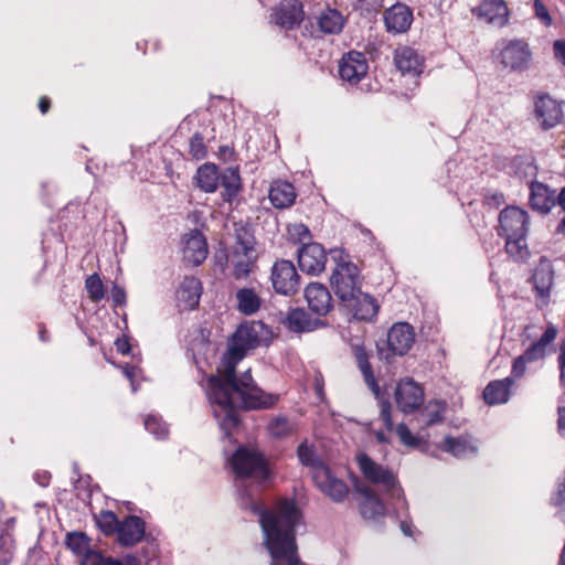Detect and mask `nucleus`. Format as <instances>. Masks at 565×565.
Returning a JSON list of instances; mask_svg holds the SVG:
<instances>
[{"instance_id":"obj_1","label":"nucleus","mask_w":565,"mask_h":565,"mask_svg":"<svg viewBox=\"0 0 565 565\" xmlns=\"http://www.w3.org/2000/svg\"><path fill=\"white\" fill-rule=\"evenodd\" d=\"M262 322L242 323L232 335L227 351L217 367V375L209 377L206 395L213 414L225 436L239 423L238 409L268 408L276 404L278 396L265 393L250 375V371L236 376V365L246 352L259 345Z\"/></svg>"},{"instance_id":"obj_2","label":"nucleus","mask_w":565,"mask_h":565,"mask_svg":"<svg viewBox=\"0 0 565 565\" xmlns=\"http://www.w3.org/2000/svg\"><path fill=\"white\" fill-rule=\"evenodd\" d=\"M242 507L259 516L271 565H306L298 556L296 529L302 524V512L294 500L281 499L273 509H265L249 493L242 498Z\"/></svg>"},{"instance_id":"obj_3","label":"nucleus","mask_w":565,"mask_h":565,"mask_svg":"<svg viewBox=\"0 0 565 565\" xmlns=\"http://www.w3.org/2000/svg\"><path fill=\"white\" fill-rule=\"evenodd\" d=\"M258 258L253 228L246 223L234 224V243L230 248L228 262L236 280L249 276Z\"/></svg>"},{"instance_id":"obj_4","label":"nucleus","mask_w":565,"mask_h":565,"mask_svg":"<svg viewBox=\"0 0 565 565\" xmlns=\"http://www.w3.org/2000/svg\"><path fill=\"white\" fill-rule=\"evenodd\" d=\"M527 225V213L518 206H508L500 212L498 233L505 238V249L509 255L516 258H523L526 255Z\"/></svg>"},{"instance_id":"obj_5","label":"nucleus","mask_w":565,"mask_h":565,"mask_svg":"<svg viewBox=\"0 0 565 565\" xmlns=\"http://www.w3.org/2000/svg\"><path fill=\"white\" fill-rule=\"evenodd\" d=\"M332 258L335 262V267L332 270L330 284L340 306L342 302L349 301L350 297L361 289L362 279L358 266L349 259L343 250H332Z\"/></svg>"},{"instance_id":"obj_6","label":"nucleus","mask_w":565,"mask_h":565,"mask_svg":"<svg viewBox=\"0 0 565 565\" xmlns=\"http://www.w3.org/2000/svg\"><path fill=\"white\" fill-rule=\"evenodd\" d=\"M231 467L235 475L244 479H254L264 483L269 479L268 463L262 452L254 448L239 447L230 459Z\"/></svg>"},{"instance_id":"obj_7","label":"nucleus","mask_w":565,"mask_h":565,"mask_svg":"<svg viewBox=\"0 0 565 565\" xmlns=\"http://www.w3.org/2000/svg\"><path fill=\"white\" fill-rule=\"evenodd\" d=\"M356 462L361 473L369 482L381 486L386 494L406 503L397 477L391 469L377 463L366 454H359Z\"/></svg>"},{"instance_id":"obj_8","label":"nucleus","mask_w":565,"mask_h":565,"mask_svg":"<svg viewBox=\"0 0 565 565\" xmlns=\"http://www.w3.org/2000/svg\"><path fill=\"white\" fill-rule=\"evenodd\" d=\"M498 57L505 68L512 72H524L531 65L532 51L524 40H505L501 42Z\"/></svg>"},{"instance_id":"obj_9","label":"nucleus","mask_w":565,"mask_h":565,"mask_svg":"<svg viewBox=\"0 0 565 565\" xmlns=\"http://www.w3.org/2000/svg\"><path fill=\"white\" fill-rule=\"evenodd\" d=\"M340 309L349 320L372 322L377 316L380 305L373 296L360 289L349 301L342 302Z\"/></svg>"},{"instance_id":"obj_10","label":"nucleus","mask_w":565,"mask_h":565,"mask_svg":"<svg viewBox=\"0 0 565 565\" xmlns=\"http://www.w3.org/2000/svg\"><path fill=\"white\" fill-rule=\"evenodd\" d=\"M300 277L290 260H277L271 268V282L276 292L289 296L298 291Z\"/></svg>"},{"instance_id":"obj_11","label":"nucleus","mask_w":565,"mask_h":565,"mask_svg":"<svg viewBox=\"0 0 565 565\" xmlns=\"http://www.w3.org/2000/svg\"><path fill=\"white\" fill-rule=\"evenodd\" d=\"M562 105L550 95L537 96L534 102V117L543 130H550L563 119Z\"/></svg>"},{"instance_id":"obj_12","label":"nucleus","mask_w":565,"mask_h":565,"mask_svg":"<svg viewBox=\"0 0 565 565\" xmlns=\"http://www.w3.org/2000/svg\"><path fill=\"white\" fill-rule=\"evenodd\" d=\"M532 282L535 290L536 306L542 309L550 303L554 270L550 260L542 258L534 268Z\"/></svg>"},{"instance_id":"obj_13","label":"nucleus","mask_w":565,"mask_h":565,"mask_svg":"<svg viewBox=\"0 0 565 565\" xmlns=\"http://www.w3.org/2000/svg\"><path fill=\"white\" fill-rule=\"evenodd\" d=\"M423 388L412 379L398 382L395 390V402L404 414H412L424 403Z\"/></svg>"},{"instance_id":"obj_14","label":"nucleus","mask_w":565,"mask_h":565,"mask_svg":"<svg viewBox=\"0 0 565 565\" xmlns=\"http://www.w3.org/2000/svg\"><path fill=\"white\" fill-rule=\"evenodd\" d=\"M327 255L318 243L305 244L298 249V265L308 275H319L324 270Z\"/></svg>"},{"instance_id":"obj_15","label":"nucleus","mask_w":565,"mask_h":565,"mask_svg":"<svg viewBox=\"0 0 565 565\" xmlns=\"http://www.w3.org/2000/svg\"><path fill=\"white\" fill-rule=\"evenodd\" d=\"M317 488L335 503H341L349 494V487L342 480L337 478L330 468L320 469L313 478Z\"/></svg>"},{"instance_id":"obj_16","label":"nucleus","mask_w":565,"mask_h":565,"mask_svg":"<svg viewBox=\"0 0 565 565\" xmlns=\"http://www.w3.org/2000/svg\"><path fill=\"white\" fill-rule=\"evenodd\" d=\"M367 70L364 54L356 51L343 55L339 64L340 77L350 84H358L366 75Z\"/></svg>"},{"instance_id":"obj_17","label":"nucleus","mask_w":565,"mask_h":565,"mask_svg":"<svg viewBox=\"0 0 565 565\" xmlns=\"http://www.w3.org/2000/svg\"><path fill=\"white\" fill-rule=\"evenodd\" d=\"M303 6L299 0H281L271 14L275 24L291 30L303 20Z\"/></svg>"},{"instance_id":"obj_18","label":"nucleus","mask_w":565,"mask_h":565,"mask_svg":"<svg viewBox=\"0 0 565 565\" xmlns=\"http://www.w3.org/2000/svg\"><path fill=\"white\" fill-rule=\"evenodd\" d=\"M415 341L414 328L407 322H398L391 327L387 332L388 351L395 355H404L412 348Z\"/></svg>"},{"instance_id":"obj_19","label":"nucleus","mask_w":565,"mask_h":565,"mask_svg":"<svg viewBox=\"0 0 565 565\" xmlns=\"http://www.w3.org/2000/svg\"><path fill=\"white\" fill-rule=\"evenodd\" d=\"M309 309L319 317L327 316L333 309V299L329 289L320 282H310L305 289Z\"/></svg>"},{"instance_id":"obj_20","label":"nucleus","mask_w":565,"mask_h":565,"mask_svg":"<svg viewBox=\"0 0 565 565\" xmlns=\"http://www.w3.org/2000/svg\"><path fill=\"white\" fill-rule=\"evenodd\" d=\"M472 12L498 28L504 26L509 21V9L504 0H483Z\"/></svg>"},{"instance_id":"obj_21","label":"nucleus","mask_w":565,"mask_h":565,"mask_svg":"<svg viewBox=\"0 0 565 565\" xmlns=\"http://www.w3.org/2000/svg\"><path fill=\"white\" fill-rule=\"evenodd\" d=\"M413 22L412 10L403 3H395L384 12L385 28L391 33L406 32Z\"/></svg>"},{"instance_id":"obj_22","label":"nucleus","mask_w":565,"mask_h":565,"mask_svg":"<svg viewBox=\"0 0 565 565\" xmlns=\"http://www.w3.org/2000/svg\"><path fill=\"white\" fill-rule=\"evenodd\" d=\"M183 258L193 266L201 265L207 257V243L203 234L192 231L183 242Z\"/></svg>"},{"instance_id":"obj_23","label":"nucleus","mask_w":565,"mask_h":565,"mask_svg":"<svg viewBox=\"0 0 565 565\" xmlns=\"http://www.w3.org/2000/svg\"><path fill=\"white\" fill-rule=\"evenodd\" d=\"M282 323L288 330L296 333L311 332L322 326L319 319L312 318L303 308L290 309Z\"/></svg>"},{"instance_id":"obj_24","label":"nucleus","mask_w":565,"mask_h":565,"mask_svg":"<svg viewBox=\"0 0 565 565\" xmlns=\"http://www.w3.org/2000/svg\"><path fill=\"white\" fill-rule=\"evenodd\" d=\"M117 535L121 545L132 546L143 539L145 522L139 516L129 515L120 522Z\"/></svg>"},{"instance_id":"obj_25","label":"nucleus","mask_w":565,"mask_h":565,"mask_svg":"<svg viewBox=\"0 0 565 565\" xmlns=\"http://www.w3.org/2000/svg\"><path fill=\"white\" fill-rule=\"evenodd\" d=\"M355 490L364 497L361 505V514L364 519L377 520L385 515V504L370 487L356 484Z\"/></svg>"},{"instance_id":"obj_26","label":"nucleus","mask_w":565,"mask_h":565,"mask_svg":"<svg viewBox=\"0 0 565 565\" xmlns=\"http://www.w3.org/2000/svg\"><path fill=\"white\" fill-rule=\"evenodd\" d=\"M555 205V193L542 182L530 185V206L539 213L546 214Z\"/></svg>"},{"instance_id":"obj_27","label":"nucleus","mask_w":565,"mask_h":565,"mask_svg":"<svg viewBox=\"0 0 565 565\" xmlns=\"http://www.w3.org/2000/svg\"><path fill=\"white\" fill-rule=\"evenodd\" d=\"M352 352L355 358L359 370L361 371L364 382L367 387L372 391V393L379 397L380 396V386L374 376L372 365L370 363L371 354L366 351L363 344H353Z\"/></svg>"},{"instance_id":"obj_28","label":"nucleus","mask_w":565,"mask_h":565,"mask_svg":"<svg viewBox=\"0 0 565 565\" xmlns=\"http://www.w3.org/2000/svg\"><path fill=\"white\" fill-rule=\"evenodd\" d=\"M394 63L403 74L418 75L422 72V58L409 47H397L394 53Z\"/></svg>"},{"instance_id":"obj_29","label":"nucleus","mask_w":565,"mask_h":565,"mask_svg":"<svg viewBox=\"0 0 565 565\" xmlns=\"http://www.w3.org/2000/svg\"><path fill=\"white\" fill-rule=\"evenodd\" d=\"M297 198L294 185L287 181H274L269 189V200L279 210L290 207Z\"/></svg>"},{"instance_id":"obj_30","label":"nucleus","mask_w":565,"mask_h":565,"mask_svg":"<svg viewBox=\"0 0 565 565\" xmlns=\"http://www.w3.org/2000/svg\"><path fill=\"white\" fill-rule=\"evenodd\" d=\"M317 26L323 34H339L342 32L347 19L337 9L326 8L316 18Z\"/></svg>"},{"instance_id":"obj_31","label":"nucleus","mask_w":565,"mask_h":565,"mask_svg":"<svg viewBox=\"0 0 565 565\" xmlns=\"http://www.w3.org/2000/svg\"><path fill=\"white\" fill-rule=\"evenodd\" d=\"M557 335V329L554 326L546 328L541 338L533 342L524 352L523 356L530 362L542 360L546 356L550 351L551 344L554 342Z\"/></svg>"},{"instance_id":"obj_32","label":"nucleus","mask_w":565,"mask_h":565,"mask_svg":"<svg viewBox=\"0 0 565 565\" xmlns=\"http://www.w3.org/2000/svg\"><path fill=\"white\" fill-rule=\"evenodd\" d=\"M201 295L202 284L193 276L185 277L177 291L178 300L188 309H194L199 305Z\"/></svg>"},{"instance_id":"obj_33","label":"nucleus","mask_w":565,"mask_h":565,"mask_svg":"<svg viewBox=\"0 0 565 565\" xmlns=\"http://www.w3.org/2000/svg\"><path fill=\"white\" fill-rule=\"evenodd\" d=\"M512 379L491 381L483 391V398L488 405H498L507 403L510 398Z\"/></svg>"},{"instance_id":"obj_34","label":"nucleus","mask_w":565,"mask_h":565,"mask_svg":"<svg viewBox=\"0 0 565 565\" xmlns=\"http://www.w3.org/2000/svg\"><path fill=\"white\" fill-rule=\"evenodd\" d=\"M441 449L456 458L465 459L476 455L477 447L468 437H446Z\"/></svg>"},{"instance_id":"obj_35","label":"nucleus","mask_w":565,"mask_h":565,"mask_svg":"<svg viewBox=\"0 0 565 565\" xmlns=\"http://www.w3.org/2000/svg\"><path fill=\"white\" fill-rule=\"evenodd\" d=\"M236 308L245 315L252 316L256 313L262 306V298L254 288H241L235 294Z\"/></svg>"},{"instance_id":"obj_36","label":"nucleus","mask_w":565,"mask_h":565,"mask_svg":"<svg viewBox=\"0 0 565 565\" xmlns=\"http://www.w3.org/2000/svg\"><path fill=\"white\" fill-rule=\"evenodd\" d=\"M196 184L204 192H215L220 184V174L215 164L205 163L196 171Z\"/></svg>"},{"instance_id":"obj_37","label":"nucleus","mask_w":565,"mask_h":565,"mask_svg":"<svg viewBox=\"0 0 565 565\" xmlns=\"http://www.w3.org/2000/svg\"><path fill=\"white\" fill-rule=\"evenodd\" d=\"M297 455L300 462L310 468L312 479L318 475L320 469L329 468L316 454L315 448L309 446L307 441H303L298 446Z\"/></svg>"},{"instance_id":"obj_38","label":"nucleus","mask_w":565,"mask_h":565,"mask_svg":"<svg viewBox=\"0 0 565 565\" xmlns=\"http://www.w3.org/2000/svg\"><path fill=\"white\" fill-rule=\"evenodd\" d=\"M295 430V424L285 416H277L268 424V431L271 436L282 438Z\"/></svg>"},{"instance_id":"obj_39","label":"nucleus","mask_w":565,"mask_h":565,"mask_svg":"<svg viewBox=\"0 0 565 565\" xmlns=\"http://www.w3.org/2000/svg\"><path fill=\"white\" fill-rule=\"evenodd\" d=\"M66 546L82 558L89 550L88 537L84 533L73 532L66 536Z\"/></svg>"},{"instance_id":"obj_40","label":"nucleus","mask_w":565,"mask_h":565,"mask_svg":"<svg viewBox=\"0 0 565 565\" xmlns=\"http://www.w3.org/2000/svg\"><path fill=\"white\" fill-rule=\"evenodd\" d=\"M85 289L93 302H99L105 297V287L98 274L89 275L85 280Z\"/></svg>"},{"instance_id":"obj_41","label":"nucleus","mask_w":565,"mask_h":565,"mask_svg":"<svg viewBox=\"0 0 565 565\" xmlns=\"http://www.w3.org/2000/svg\"><path fill=\"white\" fill-rule=\"evenodd\" d=\"M99 529L107 535L118 532L120 521L113 511H102L97 518Z\"/></svg>"},{"instance_id":"obj_42","label":"nucleus","mask_w":565,"mask_h":565,"mask_svg":"<svg viewBox=\"0 0 565 565\" xmlns=\"http://www.w3.org/2000/svg\"><path fill=\"white\" fill-rule=\"evenodd\" d=\"M222 185L227 196H234L241 188V178L237 170L227 169L222 177Z\"/></svg>"},{"instance_id":"obj_43","label":"nucleus","mask_w":565,"mask_h":565,"mask_svg":"<svg viewBox=\"0 0 565 565\" xmlns=\"http://www.w3.org/2000/svg\"><path fill=\"white\" fill-rule=\"evenodd\" d=\"M146 430L152 434L157 439H163L168 435V426L154 415H148L143 422Z\"/></svg>"},{"instance_id":"obj_44","label":"nucleus","mask_w":565,"mask_h":565,"mask_svg":"<svg viewBox=\"0 0 565 565\" xmlns=\"http://www.w3.org/2000/svg\"><path fill=\"white\" fill-rule=\"evenodd\" d=\"M81 565H122V563L111 557H105L99 552H88L81 559Z\"/></svg>"},{"instance_id":"obj_45","label":"nucleus","mask_w":565,"mask_h":565,"mask_svg":"<svg viewBox=\"0 0 565 565\" xmlns=\"http://www.w3.org/2000/svg\"><path fill=\"white\" fill-rule=\"evenodd\" d=\"M190 153L195 160H202L207 154L202 134L195 132L190 139Z\"/></svg>"},{"instance_id":"obj_46","label":"nucleus","mask_w":565,"mask_h":565,"mask_svg":"<svg viewBox=\"0 0 565 565\" xmlns=\"http://www.w3.org/2000/svg\"><path fill=\"white\" fill-rule=\"evenodd\" d=\"M288 235L292 241L301 243L302 246L305 244H309V241L311 239L308 226L301 223L288 226Z\"/></svg>"},{"instance_id":"obj_47","label":"nucleus","mask_w":565,"mask_h":565,"mask_svg":"<svg viewBox=\"0 0 565 565\" xmlns=\"http://www.w3.org/2000/svg\"><path fill=\"white\" fill-rule=\"evenodd\" d=\"M396 434L405 446L417 447L419 445V438L414 436L404 423L397 425Z\"/></svg>"},{"instance_id":"obj_48","label":"nucleus","mask_w":565,"mask_h":565,"mask_svg":"<svg viewBox=\"0 0 565 565\" xmlns=\"http://www.w3.org/2000/svg\"><path fill=\"white\" fill-rule=\"evenodd\" d=\"M354 8L367 14L376 13L384 6V0H355Z\"/></svg>"},{"instance_id":"obj_49","label":"nucleus","mask_w":565,"mask_h":565,"mask_svg":"<svg viewBox=\"0 0 565 565\" xmlns=\"http://www.w3.org/2000/svg\"><path fill=\"white\" fill-rule=\"evenodd\" d=\"M380 405H381L380 418L382 419L385 428L388 431H393L394 424H393V419H392V405L388 399H382Z\"/></svg>"},{"instance_id":"obj_50","label":"nucleus","mask_w":565,"mask_h":565,"mask_svg":"<svg viewBox=\"0 0 565 565\" xmlns=\"http://www.w3.org/2000/svg\"><path fill=\"white\" fill-rule=\"evenodd\" d=\"M533 7H534L535 17L539 20H541V22L545 26H550L552 24V18H551L545 4L541 0H534Z\"/></svg>"},{"instance_id":"obj_51","label":"nucleus","mask_w":565,"mask_h":565,"mask_svg":"<svg viewBox=\"0 0 565 565\" xmlns=\"http://www.w3.org/2000/svg\"><path fill=\"white\" fill-rule=\"evenodd\" d=\"M530 363L522 354L514 359L511 371L512 383L515 379H520L524 375L526 364Z\"/></svg>"},{"instance_id":"obj_52","label":"nucleus","mask_w":565,"mask_h":565,"mask_svg":"<svg viewBox=\"0 0 565 565\" xmlns=\"http://www.w3.org/2000/svg\"><path fill=\"white\" fill-rule=\"evenodd\" d=\"M111 299L115 306H121L126 302V291L122 287L114 284L111 288Z\"/></svg>"},{"instance_id":"obj_53","label":"nucleus","mask_w":565,"mask_h":565,"mask_svg":"<svg viewBox=\"0 0 565 565\" xmlns=\"http://www.w3.org/2000/svg\"><path fill=\"white\" fill-rule=\"evenodd\" d=\"M444 407L439 406L434 411H428L426 424L428 426L440 423L444 419Z\"/></svg>"},{"instance_id":"obj_54","label":"nucleus","mask_w":565,"mask_h":565,"mask_svg":"<svg viewBox=\"0 0 565 565\" xmlns=\"http://www.w3.org/2000/svg\"><path fill=\"white\" fill-rule=\"evenodd\" d=\"M555 58L565 66V41L556 40L553 44Z\"/></svg>"},{"instance_id":"obj_55","label":"nucleus","mask_w":565,"mask_h":565,"mask_svg":"<svg viewBox=\"0 0 565 565\" xmlns=\"http://www.w3.org/2000/svg\"><path fill=\"white\" fill-rule=\"evenodd\" d=\"M115 345L117 351L124 355L130 352V344L127 339H117Z\"/></svg>"},{"instance_id":"obj_56","label":"nucleus","mask_w":565,"mask_h":565,"mask_svg":"<svg viewBox=\"0 0 565 565\" xmlns=\"http://www.w3.org/2000/svg\"><path fill=\"white\" fill-rule=\"evenodd\" d=\"M51 475L46 471L43 472H35L34 473V480L41 486V487H47L50 483Z\"/></svg>"},{"instance_id":"obj_57","label":"nucleus","mask_w":565,"mask_h":565,"mask_svg":"<svg viewBox=\"0 0 565 565\" xmlns=\"http://www.w3.org/2000/svg\"><path fill=\"white\" fill-rule=\"evenodd\" d=\"M558 363H559V380L563 385H565V348L562 350L559 356H558Z\"/></svg>"},{"instance_id":"obj_58","label":"nucleus","mask_w":565,"mask_h":565,"mask_svg":"<svg viewBox=\"0 0 565 565\" xmlns=\"http://www.w3.org/2000/svg\"><path fill=\"white\" fill-rule=\"evenodd\" d=\"M51 106L50 99L47 97H41L39 100V109L42 114H45L49 111Z\"/></svg>"},{"instance_id":"obj_59","label":"nucleus","mask_w":565,"mask_h":565,"mask_svg":"<svg viewBox=\"0 0 565 565\" xmlns=\"http://www.w3.org/2000/svg\"><path fill=\"white\" fill-rule=\"evenodd\" d=\"M558 429L565 431V407H558Z\"/></svg>"},{"instance_id":"obj_60","label":"nucleus","mask_w":565,"mask_h":565,"mask_svg":"<svg viewBox=\"0 0 565 565\" xmlns=\"http://www.w3.org/2000/svg\"><path fill=\"white\" fill-rule=\"evenodd\" d=\"M122 373H124V375H125L127 379H129V380H131V381H132V379H134V376H135V367H134V366H131V365L126 364V365L122 367Z\"/></svg>"},{"instance_id":"obj_61","label":"nucleus","mask_w":565,"mask_h":565,"mask_svg":"<svg viewBox=\"0 0 565 565\" xmlns=\"http://www.w3.org/2000/svg\"><path fill=\"white\" fill-rule=\"evenodd\" d=\"M374 435H375L376 440L380 444H387L388 443V438L386 437V435L383 431H381V430L375 431Z\"/></svg>"},{"instance_id":"obj_62","label":"nucleus","mask_w":565,"mask_h":565,"mask_svg":"<svg viewBox=\"0 0 565 565\" xmlns=\"http://www.w3.org/2000/svg\"><path fill=\"white\" fill-rule=\"evenodd\" d=\"M401 530L405 535H412L411 525L406 521L401 522Z\"/></svg>"},{"instance_id":"obj_63","label":"nucleus","mask_w":565,"mask_h":565,"mask_svg":"<svg viewBox=\"0 0 565 565\" xmlns=\"http://www.w3.org/2000/svg\"><path fill=\"white\" fill-rule=\"evenodd\" d=\"M557 202L562 206V209L565 211V186L561 190Z\"/></svg>"},{"instance_id":"obj_64","label":"nucleus","mask_w":565,"mask_h":565,"mask_svg":"<svg viewBox=\"0 0 565 565\" xmlns=\"http://www.w3.org/2000/svg\"><path fill=\"white\" fill-rule=\"evenodd\" d=\"M557 230L558 232L565 234V217L559 222Z\"/></svg>"}]
</instances>
